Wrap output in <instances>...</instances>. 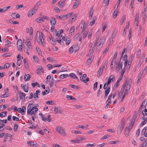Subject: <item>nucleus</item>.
I'll return each mask as SVG.
<instances>
[{
	"mask_svg": "<svg viewBox=\"0 0 147 147\" xmlns=\"http://www.w3.org/2000/svg\"><path fill=\"white\" fill-rule=\"evenodd\" d=\"M44 34L42 32H41V35H40L39 31H37L36 33V37L35 40H36L38 43H39L40 41L42 44L43 45L44 44Z\"/></svg>",
	"mask_w": 147,
	"mask_h": 147,
	"instance_id": "f257e3e1",
	"label": "nucleus"
},
{
	"mask_svg": "<svg viewBox=\"0 0 147 147\" xmlns=\"http://www.w3.org/2000/svg\"><path fill=\"white\" fill-rule=\"evenodd\" d=\"M55 130L62 136H65L67 135L65 129L60 126L56 127Z\"/></svg>",
	"mask_w": 147,
	"mask_h": 147,
	"instance_id": "f03ea898",
	"label": "nucleus"
},
{
	"mask_svg": "<svg viewBox=\"0 0 147 147\" xmlns=\"http://www.w3.org/2000/svg\"><path fill=\"white\" fill-rule=\"evenodd\" d=\"M125 120L124 119L122 118L121 120V124L119 125L117 130V133L118 134H120L125 125Z\"/></svg>",
	"mask_w": 147,
	"mask_h": 147,
	"instance_id": "7ed1b4c3",
	"label": "nucleus"
},
{
	"mask_svg": "<svg viewBox=\"0 0 147 147\" xmlns=\"http://www.w3.org/2000/svg\"><path fill=\"white\" fill-rule=\"evenodd\" d=\"M40 4L38 2L37 3V4L34 6L32 10L30 11L28 13V16L29 17L32 16L36 12V11L38 8V6Z\"/></svg>",
	"mask_w": 147,
	"mask_h": 147,
	"instance_id": "20e7f679",
	"label": "nucleus"
},
{
	"mask_svg": "<svg viewBox=\"0 0 147 147\" xmlns=\"http://www.w3.org/2000/svg\"><path fill=\"white\" fill-rule=\"evenodd\" d=\"M80 26H81V28L82 29V32L81 34L82 35H83V34L85 32V30L87 28V25L85 24V22L84 20H82L80 24Z\"/></svg>",
	"mask_w": 147,
	"mask_h": 147,
	"instance_id": "39448f33",
	"label": "nucleus"
},
{
	"mask_svg": "<svg viewBox=\"0 0 147 147\" xmlns=\"http://www.w3.org/2000/svg\"><path fill=\"white\" fill-rule=\"evenodd\" d=\"M51 115L49 114L42 115L41 117L42 120L44 121H47L48 122H50L51 121L50 118Z\"/></svg>",
	"mask_w": 147,
	"mask_h": 147,
	"instance_id": "423d86ee",
	"label": "nucleus"
},
{
	"mask_svg": "<svg viewBox=\"0 0 147 147\" xmlns=\"http://www.w3.org/2000/svg\"><path fill=\"white\" fill-rule=\"evenodd\" d=\"M21 88L26 92H27L28 91L29 85L28 84H25L24 85L22 84L21 85Z\"/></svg>",
	"mask_w": 147,
	"mask_h": 147,
	"instance_id": "0eeeda50",
	"label": "nucleus"
},
{
	"mask_svg": "<svg viewBox=\"0 0 147 147\" xmlns=\"http://www.w3.org/2000/svg\"><path fill=\"white\" fill-rule=\"evenodd\" d=\"M129 127H127L125 128L124 134L126 137H127L129 135V131L131 129H129Z\"/></svg>",
	"mask_w": 147,
	"mask_h": 147,
	"instance_id": "6e6552de",
	"label": "nucleus"
},
{
	"mask_svg": "<svg viewBox=\"0 0 147 147\" xmlns=\"http://www.w3.org/2000/svg\"><path fill=\"white\" fill-rule=\"evenodd\" d=\"M94 46H92V45H91V46L90 47V49L89 51V53L88 56L90 55H92L94 52L95 50Z\"/></svg>",
	"mask_w": 147,
	"mask_h": 147,
	"instance_id": "1a4fd4ad",
	"label": "nucleus"
},
{
	"mask_svg": "<svg viewBox=\"0 0 147 147\" xmlns=\"http://www.w3.org/2000/svg\"><path fill=\"white\" fill-rule=\"evenodd\" d=\"M19 57H20V58H22V59L23 58V57L22 56L20 55V54H18L17 57L18 60L17 61V64L18 66H20L22 63V61L20 59H19Z\"/></svg>",
	"mask_w": 147,
	"mask_h": 147,
	"instance_id": "9d476101",
	"label": "nucleus"
},
{
	"mask_svg": "<svg viewBox=\"0 0 147 147\" xmlns=\"http://www.w3.org/2000/svg\"><path fill=\"white\" fill-rule=\"evenodd\" d=\"M36 72L38 74L40 75L41 74V72L42 73H44V70L42 67L40 66L39 67V68L36 70Z\"/></svg>",
	"mask_w": 147,
	"mask_h": 147,
	"instance_id": "9b49d317",
	"label": "nucleus"
},
{
	"mask_svg": "<svg viewBox=\"0 0 147 147\" xmlns=\"http://www.w3.org/2000/svg\"><path fill=\"white\" fill-rule=\"evenodd\" d=\"M105 66L101 67L99 69L98 71V75L99 77L102 74L103 70L105 68Z\"/></svg>",
	"mask_w": 147,
	"mask_h": 147,
	"instance_id": "f8f14e48",
	"label": "nucleus"
},
{
	"mask_svg": "<svg viewBox=\"0 0 147 147\" xmlns=\"http://www.w3.org/2000/svg\"><path fill=\"white\" fill-rule=\"evenodd\" d=\"M39 90H37L36 91V93L34 94V97L35 100H36L38 99V95H39Z\"/></svg>",
	"mask_w": 147,
	"mask_h": 147,
	"instance_id": "ddd939ff",
	"label": "nucleus"
},
{
	"mask_svg": "<svg viewBox=\"0 0 147 147\" xmlns=\"http://www.w3.org/2000/svg\"><path fill=\"white\" fill-rule=\"evenodd\" d=\"M19 94L20 98L23 100H24L25 99V94L20 91L19 92Z\"/></svg>",
	"mask_w": 147,
	"mask_h": 147,
	"instance_id": "4468645a",
	"label": "nucleus"
},
{
	"mask_svg": "<svg viewBox=\"0 0 147 147\" xmlns=\"http://www.w3.org/2000/svg\"><path fill=\"white\" fill-rule=\"evenodd\" d=\"M139 14L138 13H137L136 14V17L135 19V23L136 24L137 26H138V24L139 22Z\"/></svg>",
	"mask_w": 147,
	"mask_h": 147,
	"instance_id": "2eb2a0df",
	"label": "nucleus"
},
{
	"mask_svg": "<svg viewBox=\"0 0 147 147\" xmlns=\"http://www.w3.org/2000/svg\"><path fill=\"white\" fill-rule=\"evenodd\" d=\"M120 62L119 61L118 63L117 64V65L116 66V70L115 71H116V70L118 71V70H120L122 69V64L121 63H120Z\"/></svg>",
	"mask_w": 147,
	"mask_h": 147,
	"instance_id": "dca6fc26",
	"label": "nucleus"
},
{
	"mask_svg": "<svg viewBox=\"0 0 147 147\" xmlns=\"http://www.w3.org/2000/svg\"><path fill=\"white\" fill-rule=\"evenodd\" d=\"M115 80V78L114 76L111 75L109 77L107 81L111 83V82H113Z\"/></svg>",
	"mask_w": 147,
	"mask_h": 147,
	"instance_id": "f3484780",
	"label": "nucleus"
},
{
	"mask_svg": "<svg viewBox=\"0 0 147 147\" xmlns=\"http://www.w3.org/2000/svg\"><path fill=\"white\" fill-rule=\"evenodd\" d=\"M56 19L54 18H52L50 20V23L51 25H55L56 24Z\"/></svg>",
	"mask_w": 147,
	"mask_h": 147,
	"instance_id": "a211bd4d",
	"label": "nucleus"
},
{
	"mask_svg": "<svg viewBox=\"0 0 147 147\" xmlns=\"http://www.w3.org/2000/svg\"><path fill=\"white\" fill-rule=\"evenodd\" d=\"M38 111V109L36 107H33L32 108V111L31 113H30V115H32L34 114L35 113H36Z\"/></svg>",
	"mask_w": 147,
	"mask_h": 147,
	"instance_id": "6ab92c4d",
	"label": "nucleus"
},
{
	"mask_svg": "<svg viewBox=\"0 0 147 147\" xmlns=\"http://www.w3.org/2000/svg\"><path fill=\"white\" fill-rule=\"evenodd\" d=\"M71 78L74 79H78V78L76 76L74 73H71L69 75Z\"/></svg>",
	"mask_w": 147,
	"mask_h": 147,
	"instance_id": "aec40b11",
	"label": "nucleus"
},
{
	"mask_svg": "<svg viewBox=\"0 0 147 147\" xmlns=\"http://www.w3.org/2000/svg\"><path fill=\"white\" fill-rule=\"evenodd\" d=\"M11 17L13 18H20V15L16 13H12L11 15Z\"/></svg>",
	"mask_w": 147,
	"mask_h": 147,
	"instance_id": "412c9836",
	"label": "nucleus"
},
{
	"mask_svg": "<svg viewBox=\"0 0 147 147\" xmlns=\"http://www.w3.org/2000/svg\"><path fill=\"white\" fill-rule=\"evenodd\" d=\"M54 111L55 112V113H61V109L59 107H57L55 108Z\"/></svg>",
	"mask_w": 147,
	"mask_h": 147,
	"instance_id": "4be33fe9",
	"label": "nucleus"
},
{
	"mask_svg": "<svg viewBox=\"0 0 147 147\" xmlns=\"http://www.w3.org/2000/svg\"><path fill=\"white\" fill-rule=\"evenodd\" d=\"M75 30V27L74 26H71L69 30L70 32V34L72 36L74 34V32Z\"/></svg>",
	"mask_w": 147,
	"mask_h": 147,
	"instance_id": "5701e85b",
	"label": "nucleus"
},
{
	"mask_svg": "<svg viewBox=\"0 0 147 147\" xmlns=\"http://www.w3.org/2000/svg\"><path fill=\"white\" fill-rule=\"evenodd\" d=\"M132 80L131 79H129V80H126L125 82H126L127 86H131Z\"/></svg>",
	"mask_w": 147,
	"mask_h": 147,
	"instance_id": "b1692460",
	"label": "nucleus"
},
{
	"mask_svg": "<svg viewBox=\"0 0 147 147\" xmlns=\"http://www.w3.org/2000/svg\"><path fill=\"white\" fill-rule=\"evenodd\" d=\"M93 11L94 10L93 9V8L92 7L90 8L89 13L90 19H92V15L93 14Z\"/></svg>",
	"mask_w": 147,
	"mask_h": 147,
	"instance_id": "393cba45",
	"label": "nucleus"
},
{
	"mask_svg": "<svg viewBox=\"0 0 147 147\" xmlns=\"http://www.w3.org/2000/svg\"><path fill=\"white\" fill-rule=\"evenodd\" d=\"M121 78H119L115 84H114V87L115 88H117L118 86V84L121 81Z\"/></svg>",
	"mask_w": 147,
	"mask_h": 147,
	"instance_id": "a878e982",
	"label": "nucleus"
},
{
	"mask_svg": "<svg viewBox=\"0 0 147 147\" xmlns=\"http://www.w3.org/2000/svg\"><path fill=\"white\" fill-rule=\"evenodd\" d=\"M126 85V82H125L123 84V85L122 86V88L121 89V90L120 92L119 93H121V94H123V92H124L125 88Z\"/></svg>",
	"mask_w": 147,
	"mask_h": 147,
	"instance_id": "bb28decb",
	"label": "nucleus"
},
{
	"mask_svg": "<svg viewBox=\"0 0 147 147\" xmlns=\"http://www.w3.org/2000/svg\"><path fill=\"white\" fill-rule=\"evenodd\" d=\"M135 121V120H134V119H132L131 120V122L129 126H128L129 127L130 129H131L132 128V127H133V126L134 124Z\"/></svg>",
	"mask_w": 147,
	"mask_h": 147,
	"instance_id": "cd10ccee",
	"label": "nucleus"
},
{
	"mask_svg": "<svg viewBox=\"0 0 147 147\" xmlns=\"http://www.w3.org/2000/svg\"><path fill=\"white\" fill-rule=\"evenodd\" d=\"M69 76L68 74H63L60 75L59 76V78L60 79H63Z\"/></svg>",
	"mask_w": 147,
	"mask_h": 147,
	"instance_id": "c85d7f7f",
	"label": "nucleus"
},
{
	"mask_svg": "<svg viewBox=\"0 0 147 147\" xmlns=\"http://www.w3.org/2000/svg\"><path fill=\"white\" fill-rule=\"evenodd\" d=\"M17 45L18 46H19V47H22V42L21 39L18 40L17 42Z\"/></svg>",
	"mask_w": 147,
	"mask_h": 147,
	"instance_id": "c756f323",
	"label": "nucleus"
},
{
	"mask_svg": "<svg viewBox=\"0 0 147 147\" xmlns=\"http://www.w3.org/2000/svg\"><path fill=\"white\" fill-rule=\"evenodd\" d=\"M30 75L29 74H27L24 77V80L26 81H27L28 80L30 79Z\"/></svg>",
	"mask_w": 147,
	"mask_h": 147,
	"instance_id": "7c9ffc66",
	"label": "nucleus"
},
{
	"mask_svg": "<svg viewBox=\"0 0 147 147\" xmlns=\"http://www.w3.org/2000/svg\"><path fill=\"white\" fill-rule=\"evenodd\" d=\"M141 50L140 49H138L136 54V55L137 57H140L141 56Z\"/></svg>",
	"mask_w": 147,
	"mask_h": 147,
	"instance_id": "2f4dec72",
	"label": "nucleus"
},
{
	"mask_svg": "<svg viewBox=\"0 0 147 147\" xmlns=\"http://www.w3.org/2000/svg\"><path fill=\"white\" fill-rule=\"evenodd\" d=\"M109 0H103V4L104 6H107L109 4Z\"/></svg>",
	"mask_w": 147,
	"mask_h": 147,
	"instance_id": "473e14b6",
	"label": "nucleus"
},
{
	"mask_svg": "<svg viewBox=\"0 0 147 147\" xmlns=\"http://www.w3.org/2000/svg\"><path fill=\"white\" fill-rule=\"evenodd\" d=\"M125 19V16H123L121 19L120 20V23H121V25H122L123 23L124 20Z\"/></svg>",
	"mask_w": 147,
	"mask_h": 147,
	"instance_id": "72a5a7b5",
	"label": "nucleus"
},
{
	"mask_svg": "<svg viewBox=\"0 0 147 147\" xmlns=\"http://www.w3.org/2000/svg\"><path fill=\"white\" fill-rule=\"evenodd\" d=\"M56 17L58 19H60L61 20L65 19L64 15L61 16L56 15Z\"/></svg>",
	"mask_w": 147,
	"mask_h": 147,
	"instance_id": "f704fd0d",
	"label": "nucleus"
},
{
	"mask_svg": "<svg viewBox=\"0 0 147 147\" xmlns=\"http://www.w3.org/2000/svg\"><path fill=\"white\" fill-rule=\"evenodd\" d=\"M147 103V101L146 100H144L143 101L141 107L143 108L145 107L146 104Z\"/></svg>",
	"mask_w": 147,
	"mask_h": 147,
	"instance_id": "c9c22d12",
	"label": "nucleus"
},
{
	"mask_svg": "<svg viewBox=\"0 0 147 147\" xmlns=\"http://www.w3.org/2000/svg\"><path fill=\"white\" fill-rule=\"evenodd\" d=\"M5 105H1L0 106V111H3L7 107Z\"/></svg>",
	"mask_w": 147,
	"mask_h": 147,
	"instance_id": "e433bc0d",
	"label": "nucleus"
},
{
	"mask_svg": "<svg viewBox=\"0 0 147 147\" xmlns=\"http://www.w3.org/2000/svg\"><path fill=\"white\" fill-rule=\"evenodd\" d=\"M73 14V13H67L66 15H64L65 19H66L67 18L70 17Z\"/></svg>",
	"mask_w": 147,
	"mask_h": 147,
	"instance_id": "4c0bfd02",
	"label": "nucleus"
},
{
	"mask_svg": "<svg viewBox=\"0 0 147 147\" xmlns=\"http://www.w3.org/2000/svg\"><path fill=\"white\" fill-rule=\"evenodd\" d=\"M66 98L69 100H76V99L75 98H73V97L70 95H67Z\"/></svg>",
	"mask_w": 147,
	"mask_h": 147,
	"instance_id": "58836bf2",
	"label": "nucleus"
},
{
	"mask_svg": "<svg viewBox=\"0 0 147 147\" xmlns=\"http://www.w3.org/2000/svg\"><path fill=\"white\" fill-rule=\"evenodd\" d=\"M11 55V53H7L3 54L2 55V56L3 57H10Z\"/></svg>",
	"mask_w": 147,
	"mask_h": 147,
	"instance_id": "ea45409f",
	"label": "nucleus"
},
{
	"mask_svg": "<svg viewBox=\"0 0 147 147\" xmlns=\"http://www.w3.org/2000/svg\"><path fill=\"white\" fill-rule=\"evenodd\" d=\"M93 60V57L91 56L90 57L88 60L87 61V63H89V64H90L92 61Z\"/></svg>",
	"mask_w": 147,
	"mask_h": 147,
	"instance_id": "a19ab883",
	"label": "nucleus"
},
{
	"mask_svg": "<svg viewBox=\"0 0 147 147\" xmlns=\"http://www.w3.org/2000/svg\"><path fill=\"white\" fill-rule=\"evenodd\" d=\"M126 86L125 92V93H128L131 87L130 86H127V85Z\"/></svg>",
	"mask_w": 147,
	"mask_h": 147,
	"instance_id": "79ce46f5",
	"label": "nucleus"
},
{
	"mask_svg": "<svg viewBox=\"0 0 147 147\" xmlns=\"http://www.w3.org/2000/svg\"><path fill=\"white\" fill-rule=\"evenodd\" d=\"M121 70V71L120 72V74H121V76L119 78H121V79H122L123 76V75L124 74L125 72V69H122Z\"/></svg>",
	"mask_w": 147,
	"mask_h": 147,
	"instance_id": "37998d69",
	"label": "nucleus"
},
{
	"mask_svg": "<svg viewBox=\"0 0 147 147\" xmlns=\"http://www.w3.org/2000/svg\"><path fill=\"white\" fill-rule=\"evenodd\" d=\"M7 113V111H3L0 113V117H5Z\"/></svg>",
	"mask_w": 147,
	"mask_h": 147,
	"instance_id": "c03bdc74",
	"label": "nucleus"
},
{
	"mask_svg": "<svg viewBox=\"0 0 147 147\" xmlns=\"http://www.w3.org/2000/svg\"><path fill=\"white\" fill-rule=\"evenodd\" d=\"M76 139H77L78 141H79L81 140H85L86 139L84 138H83L81 137H79L76 138Z\"/></svg>",
	"mask_w": 147,
	"mask_h": 147,
	"instance_id": "a18cd8bd",
	"label": "nucleus"
},
{
	"mask_svg": "<svg viewBox=\"0 0 147 147\" xmlns=\"http://www.w3.org/2000/svg\"><path fill=\"white\" fill-rule=\"evenodd\" d=\"M36 21L38 22H43V18L41 17H39L36 19Z\"/></svg>",
	"mask_w": 147,
	"mask_h": 147,
	"instance_id": "49530a36",
	"label": "nucleus"
},
{
	"mask_svg": "<svg viewBox=\"0 0 147 147\" xmlns=\"http://www.w3.org/2000/svg\"><path fill=\"white\" fill-rule=\"evenodd\" d=\"M69 87L74 89H77L79 88V87L78 86L73 84H70L69 85Z\"/></svg>",
	"mask_w": 147,
	"mask_h": 147,
	"instance_id": "de8ad7c7",
	"label": "nucleus"
},
{
	"mask_svg": "<svg viewBox=\"0 0 147 147\" xmlns=\"http://www.w3.org/2000/svg\"><path fill=\"white\" fill-rule=\"evenodd\" d=\"M119 142V141L117 140L116 141H111L109 142L110 144H118Z\"/></svg>",
	"mask_w": 147,
	"mask_h": 147,
	"instance_id": "09e8293b",
	"label": "nucleus"
},
{
	"mask_svg": "<svg viewBox=\"0 0 147 147\" xmlns=\"http://www.w3.org/2000/svg\"><path fill=\"white\" fill-rule=\"evenodd\" d=\"M46 103L49 105H53L54 104L52 100H50L48 101H47Z\"/></svg>",
	"mask_w": 147,
	"mask_h": 147,
	"instance_id": "8fccbe9b",
	"label": "nucleus"
},
{
	"mask_svg": "<svg viewBox=\"0 0 147 147\" xmlns=\"http://www.w3.org/2000/svg\"><path fill=\"white\" fill-rule=\"evenodd\" d=\"M117 35V33L115 31H113L112 34V38H115Z\"/></svg>",
	"mask_w": 147,
	"mask_h": 147,
	"instance_id": "3c124183",
	"label": "nucleus"
},
{
	"mask_svg": "<svg viewBox=\"0 0 147 147\" xmlns=\"http://www.w3.org/2000/svg\"><path fill=\"white\" fill-rule=\"evenodd\" d=\"M79 5V2H76L74 3L73 6L74 9H76Z\"/></svg>",
	"mask_w": 147,
	"mask_h": 147,
	"instance_id": "603ef678",
	"label": "nucleus"
},
{
	"mask_svg": "<svg viewBox=\"0 0 147 147\" xmlns=\"http://www.w3.org/2000/svg\"><path fill=\"white\" fill-rule=\"evenodd\" d=\"M80 80L81 81L83 82H84L85 83H86L89 80V78H88V77L87 78H86L85 80H84V79H83V80H82V79H81V77H80Z\"/></svg>",
	"mask_w": 147,
	"mask_h": 147,
	"instance_id": "864d4df0",
	"label": "nucleus"
},
{
	"mask_svg": "<svg viewBox=\"0 0 147 147\" xmlns=\"http://www.w3.org/2000/svg\"><path fill=\"white\" fill-rule=\"evenodd\" d=\"M118 13V12L117 11H115L113 13V17L115 19L117 16Z\"/></svg>",
	"mask_w": 147,
	"mask_h": 147,
	"instance_id": "5fc2aeb1",
	"label": "nucleus"
},
{
	"mask_svg": "<svg viewBox=\"0 0 147 147\" xmlns=\"http://www.w3.org/2000/svg\"><path fill=\"white\" fill-rule=\"evenodd\" d=\"M112 96V94H110L109 95L108 97L107 100V101L106 102V103H107V102H109V101H111Z\"/></svg>",
	"mask_w": 147,
	"mask_h": 147,
	"instance_id": "6e6d98bb",
	"label": "nucleus"
},
{
	"mask_svg": "<svg viewBox=\"0 0 147 147\" xmlns=\"http://www.w3.org/2000/svg\"><path fill=\"white\" fill-rule=\"evenodd\" d=\"M70 42V39L69 38H67L66 39L65 42L67 45H69Z\"/></svg>",
	"mask_w": 147,
	"mask_h": 147,
	"instance_id": "4d7b16f0",
	"label": "nucleus"
},
{
	"mask_svg": "<svg viewBox=\"0 0 147 147\" xmlns=\"http://www.w3.org/2000/svg\"><path fill=\"white\" fill-rule=\"evenodd\" d=\"M54 82V79L53 78H52V79L51 80L50 83H49L50 87H52L53 85Z\"/></svg>",
	"mask_w": 147,
	"mask_h": 147,
	"instance_id": "13d9d810",
	"label": "nucleus"
},
{
	"mask_svg": "<svg viewBox=\"0 0 147 147\" xmlns=\"http://www.w3.org/2000/svg\"><path fill=\"white\" fill-rule=\"evenodd\" d=\"M110 90V87H108L107 88L106 90L105 91V94H108L109 93Z\"/></svg>",
	"mask_w": 147,
	"mask_h": 147,
	"instance_id": "bf43d9fd",
	"label": "nucleus"
},
{
	"mask_svg": "<svg viewBox=\"0 0 147 147\" xmlns=\"http://www.w3.org/2000/svg\"><path fill=\"white\" fill-rule=\"evenodd\" d=\"M18 124L16 123L14 125L13 127V130L14 131H17L18 129Z\"/></svg>",
	"mask_w": 147,
	"mask_h": 147,
	"instance_id": "052dcab7",
	"label": "nucleus"
},
{
	"mask_svg": "<svg viewBox=\"0 0 147 147\" xmlns=\"http://www.w3.org/2000/svg\"><path fill=\"white\" fill-rule=\"evenodd\" d=\"M47 60L51 62H54L55 61L53 58L51 57H48L47 59Z\"/></svg>",
	"mask_w": 147,
	"mask_h": 147,
	"instance_id": "680f3d73",
	"label": "nucleus"
},
{
	"mask_svg": "<svg viewBox=\"0 0 147 147\" xmlns=\"http://www.w3.org/2000/svg\"><path fill=\"white\" fill-rule=\"evenodd\" d=\"M147 121L146 120H144L143 121H142L140 124V126L141 127H142L144 125H145L147 122Z\"/></svg>",
	"mask_w": 147,
	"mask_h": 147,
	"instance_id": "e2e57ef3",
	"label": "nucleus"
},
{
	"mask_svg": "<svg viewBox=\"0 0 147 147\" xmlns=\"http://www.w3.org/2000/svg\"><path fill=\"white\" fill-rule=\"evenodd\" d=\"M95 19L94 18H93L92 21H91L90 23V25L91 26L93 25L95 23Z\"/></svg>",
	"mask_w": 147,
	"mask_h": 147,
	"instance_id": "0e129e2a",
	"label": "nucleus"
},
{
	"mask_svg": "<svg viewBox=\"0 0 147 147\" xmlns=\"http://www.w3.org/2000/svg\"><path fill=\"white\" fill-rule=\"evenodd\" d=\"M147 130V127H144L143 129H142V132L141 134H144L146 133V131Z\"/></svg>",
	"mask_w": 147,
	"mask_h": 147,
	"instance_id": "69168bd1",
	"label": "nucleus"
},
{
	"mask_svg": "<svg viewBox=\"0 0 147 147\" xmlns=\"http://www.w3.org/2000/svg\"><path fill=\"white\" fill-rule=\"evenodd\" d=\"M98 85V82H96L94 84L93 89L94 90H95L97 88Z\"/></svg>",
	"mask_w": 147,
	"mask_h": 147,
	"instance_id": "338daca9",
	"label": "nucleus"
},
{
	"mask_svg": "<svg viewBox=\"0 0 147 147\" xmlns=\"http://www.w3.org/2000/svg\"><path fill=\"white\" fill-rule=\"evenodd\" d=\"M33 107H34L33 106V104L31 103H30L28 105L27 108H28L29 109H32V108Z\"/></svg>",
	"mask_w": 147,
	"mask_h": 147,
	"instance_id": "774afa93",
	"label": "nucleus"
}]
</instances>
